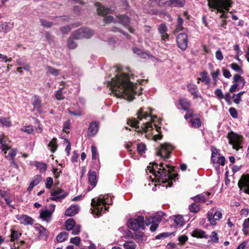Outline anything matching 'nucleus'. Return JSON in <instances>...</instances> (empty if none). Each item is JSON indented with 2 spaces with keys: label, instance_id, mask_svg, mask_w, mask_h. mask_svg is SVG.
Wrapping results in <instances>:
<instances>
[{
  "label": "nucleus",
  "instance_id": "1",
  "mask_svg": "<svg viewBox=\"0 0 249 249\" xmlns=\"http://www.w3.org/2000/svg\"><path fill=\"white\" fill-rule=\"evenodd\" d=\"M108 85L115 96L127 98L130 101L134 99V89L127 74L123 73L121 75H116L109 82Z\"/></svg>",
  "mask_w": 249,
  "mask_h": 249
},
{
  "label": "nucleus",
  "instance_id": "2",
  "mask_svg": "<svg viewBox=\"0 0 249 249\" xmlns=\"http://www.w3.org/2000/svg\"><path fill=\"white\" fill-rule=\"evenodd\" d=\"M150 172L153 174L156 182L163 184V186L171 187L172 186V181L176 177V175H173L174 171V167L168 165L164 166L163 163H160L159 165L153 162L152 166H148Z\"/></svg>",
  "mask_w": 249,
  "mask_h": 249
},
{
  "label": "nucleus",
  "instance_id": "3",
  "mask_svg": "<svg viewBox=\"0 0 249 249\" xmlns=\"http://www.w3.org/2000/svg\"><path fill=\"white\" fill-rule=\"evenodd\" d=\"M207 1L208 6L211 9V11L216 10V13H221L220 18H228L226 12H228L232 5L231 0H207Z\"/></svg>",
  "mask_w": 249,
  "mask_h": 249
},
{
  "label": "nucleus",
  "instance_id": "4",
  "mask_svg": "<svg viewBox=\"0 0 249 249\" xmlns=\"http://www.w3.org/2000/svg\"><path fill=\"white\" fill-rule=\"evenodd\" d=\"M227 138L229 143L232 145L233 149L237 151L243 148V137L242 135L231 131L228 133Z\"/></svg>",
  "mask_w": 249,
  "mask_h": 249
},
{
  "label": "nucleus",
  "instance_id": "5",
  "mask_svg": "<svg viewBox=\"0 0 249 249\" xmlns=\"http://www.w3.org/2000/svg\"><path fill=\"white\" fill-rule=\"evenodd\" d=\"M106 204L107 202L105 198H92L91 205L94 209L92 213H96L98 215H101L102 211H106L108 208V207H107L106 206Z\"/></svg>",
  "mask_w": 249,
  "mask_h": 249
},
{
  "label": "nucleus",
  "instance_id": "6",
  "mask_svg": "<svg viewBox=\"0 0 249 249\" xmlns=\"http://www.w3.org/2000/svg\"><path fill=\"white\" fill-rule=\"evenodd\" d=\"M173 149L172 145L165 142L160 144V147L157 149L156 154L163 159H168Z\"/></svg>",
  "mask_w": 249,
  "mask_h": 249
},
{
  "label": "nucleus",
  "instance_id": "7",
  "mask_svg": "<svg viewBox=\"0 0 249 249\" xmlns=\"http://www.w3.org/2000/svg\"><path fill=\"white\" fill-rule=\"evenodd\" d=\"M144 219L142 216H139L136 218H130L127 222V227L134 231L140 229H144Z\"/></svg>",
  "mask_w": 249,
  "mask_h": 249
},
{
  "label": "nucleus",
  "instance_id": "8",
  "mask_svg": "<svg viewBox=\"0 0 249 249\" xmlns=\"http://www.w3.org/2000/svg\"><path fill=\"white\" fill-rule=\"evenodd\" d=\"M94 34L93 31L88 28H81L76 30L72 33L74 39H79L83 38H89Z\"/></svg>",
  "mask_w": 249,
  "mask_h": 249
},
{
  "label": "nucleus",
  "instance_id": "9",
  "mask_svg": "<svg viewBox=\"0 0 249 249\" xmlns=\"http://www.w3.org/2000/svg\"><path fill=\"white\" fill-rule=\"evenodd\" d=\"M211 159L213 164L216 167H218L219 165L224 166L225 164V157L221 156L217 149L213 147L211 148Z\"/></svg>",
  "mask_w": 249,
  "mask_h": 249
},
{
  "label": "nucleus",
  "instance_id": "10",
  "mask_svg": "<svg viewBox=\"0 0 249 249\" xmlns=\"http://www.w3.org/2000/svg\"><path fill=\"white\" fill-rule=\"evenodd\" d=\"M177 46L181 50L185 51L187 48L188 38V36L185 33L178 34L176 38Z\"/></svg>",
  "mask_w": 249,
  "mask_h": 249
},
{
  "label": "nucleus",
  "instance_id": "11",
  "mask_svg": "<svg viewBox=\"0 0 249 249\" xmlns=\"http://www.w3.org/2000/svg\"><path fill=\"white\" fill-rule=\"evenodd\" d=\"M240 189L245 193L249 194V175H243L238 183Z\"/></svg>",
  "mask_w": 249,
  "mask_h": 249
},
{
  "label": "nucleus",
  "instance_id": "12",
  "mask_svg": "<svg viewBox=\"0 0 249 249\" xmlns=\"http://www.w3.org/2000/svg\"><path fill=\"white\" fill-rule=\"evenodd\" d=\"M161 220V218L160 216L150 217L145 220V223L146 225H150V230L152 232H154L157 229L159 223Z\"/></svg>",
  "mask_w": 249,
  "mask_h": 249
},
{
  "label": "nucleus",
  "instance_id": "13",
  "mask_svg": "<svg viewBox=\"0 0 249 249\" xmlns=\"http://www.w3.org/2000/svg\"><path fill=\"white\" fill-rule=\"evenodd\" d=\"M63 190L62 189L58 188L53 191L51 192V197H50V199L53 200V201H60L62 199L64 198L66 196L67 194L59 195L62 193H63Z\"/></svg>",
  "mask_w": 249,
  "mask_h": 249
},
{
  "label": "nucleus",
  "instance_id": "14",
  "mask_svg": "<svg viewBox=\"0 0 249 249\" xmlns=\"http://www.w3.org/2000/svg\"><path fill=\"white\" fill-rule=\"evenodd\" d=\"M168 29L164 23L160 24L158 28V31L161 36V40L166 41L169 39V36L167 34Z\"/></svg>",
  "mask_w": 249,
  "mask_h": 249
},
{
  "label": "nucleus",
  "instance_id": "15",
  "mask_svg": "<svg viewBox=\"0 0 249 249\" xmlns=\"http://www.w3.org/2000/svg\"><path fill=\"white\" fill-rule=\"evenodd\" d=\"M16 217L20 221V224L25 225H32L34 223V220L31 217L27 215H17Z\"/></svg>",
  "mask_w": 249,
  "mask_h": 249
},
{
  "label": "nucleus",
  "instance_id": "16",
  "mask_svg": "<svg viewBox=\"0 0 249 249\" xmlns=\"http://www.w3.org/2000/svg\"><path fill=\"white\" fill-rule=\"evenodd\" d=\"M187 87L189 92L194 96V99L201 97V95L198 93L197 88L196 85L192 83H189L187 85Z\"/></svg>",
  "mask_w": 249,
  "mask_h": 249
},
{
  "label": "nucleus",
  "instance_id": "17",
  "mask_svg": "<svg viewBox=\"0 0 249 249\" xmlns=\"http://www.w3.org/2000/svg\"><path fill=\"white\" fill-rule=\"evenodd\" d=\"M99 125L98 123L96 122L91 123L89 126L88 130V134L89 136H94L98 130Z\"/></svg>",
  "mask_w": 249,
  "mask_h": 249
},
{
  "label": "nucleus",
  "instance_id": "18",
  "mask_svg": "<svg viewBox=\"0 0 249 249\" xmlns=\"http://www.w3.org/2000/svg\"><path fill=\"white\" fill-rule=\"evenodd\" d=\"M191 235L192 236L197 238H207L208 237L205 231L199 229H196L193 231Z\"/></svg>",
  "mask_w": 249,
  "mask_h": 249
},
{
  "label": "nucleus",
  "instance_id": "19",
  "mask_svg": "<svg viewBox=\"0 0 249 249\" xmlns=\"http://www.w3.org/2000/svg\"><path fill=\"white\" fill-rule=\"evenodd\" d=\"M42 177L40 175H36L35 176L29 184V186L27 188V191L30 192L32 190L33 188L35 186L38 185L42 180Z\"/></svg>",
  "mask_w": 249,
  "mask_h": 249
},
{
  "label": "nucleus",
  "instance_id": "20",
  "mask_svg": "<svg viewBox=\"0 0 249 249\" xmlns=\"http://www.w3.org/2000/svg\"><path fill=\"white\" fill-rule=\"evenodd\" d=\"M95 5L97 7V11L98 15H99L105 16L109 14L110 12V9L104 6H101L100 3L99 2H96L95 3Z\"/></svg>",
  "mask_w": 249,
  "mask_h": 249
},
{
  "label": "nucleus",
  "instance_id": "21",
  "mask_svg": "<svg viewBox=\"0 0 249 249\" xmlns=\"http://www.w3.org/2000/svg\"><path fill=\"white\" fill-rule=\"evenodd\" d=\"M79 207L77 205H73L68 208L65 212V215L68 216H72L78 213Z\"/></svg>",
  "mask_w": 249,
  "mask_h": 249
},
{
  "label": "nucleus",
  "instance_id": "22",
  "mask_svg": "<svg viewBox=\"0 0 249 249\" xmlns=\"http://www.w3.org/2000/svg\"><path fill=\"white\" fill-rule=\"evenodd\" d=\"M233 82H235V83H237V84H239L238 85V89L242 88L245 83V79L241 76L238 74H235L233 78Z\"/></svg>",
  "mask_w": 249,
  "mask_h": 249
},
{
  "label": "nucleus",
  "instance_id": "23",
  "mask_svg": "<svg viewBox=\"0 0 249 249\" xmlns=\"http://www.w3.org/2000/svg\"><path fill=\"white\" fill-rule=\"evenodd\" d=\"M89 181V184L95 187L97 183L96 173L95 171H89L88 173Z\"/></svg>",
  "mask_w": 249,
  "mask_h": 249
},
{
  "label": "nucleus",
  "instance_id": "24",
  "mask_svg": "<svg viewBox=\"0 0 249 249\" xmlns=\"http://www.w3.org/2000/svg\"><path fill=\"white\" fill-rule=\"evenodd\" d=\"M33 105L35 109L39 111L41 108V101L37 95H34L32 98Z\"/></svg>",
  "mask_w": 249,
  "mask_h": 249
},
{
  "label": "nucleus",
  "instance_id": "25",
  "mask_svg": "<svg viewBox=\"0 0 249 249\" xmlns=\"http://www.w3.org/2000/svg\"><path fill=\"white\" fill-rule=\"evenodd\" d=\"M179 103L184 110H188L191 106L190 102L186 98H181L179 99Z\"/></svg>",
  "mask_w": 249,
  "mask_h": 249
},
{
  "label": "nucleus",
  "instance_id": "26",
  "mask_svg": "<svg viewBox=\"0 0 249 249\" xmlns=\"http://www.w3.org/2000/svg\"><path fill=\"white\" fill-rule=\"evenodd\" d=\"M153 129L152 125L151 123L149 122H147L145 124H143L141 126V129H139L137 130L138 132H144L147 133Z\"/></svg>",
  "mask_w": 249,
  "mask_h": 249
},
{
  "label": "nucleus",
  "instance_id": "27",
  "mask_svg": "<svg viewBox=\"0 0 249 249\" xmlns=\"http://www.w3.org/2000/svg\"><path fill=\"white\" fill-rule=\"evenodd\" d=\"M150 112L149 113L147 112H144L142 108H141L137 112L138 119L139 120H142L143 118H146L151 114V109L149 108Z\"/></svg>",
  "mask_w": 249,
  "mask_h": 249
},
{
  "label": "nucleus",
  "instance_id": "28",
  "mask_svg": "<svg viewBox=\"0 0 249 249\" xmlns=\"http://www.w3.org/2000/svg\"><path fill=\"white\" fill-rule=\"evenodd\" d=\"M33 165L39 170L40 172H44L47 169V165L45 163L35 161Z\"/></svg>",
  "mask_w": 249,
  "mask_h": 249
},
{
  "label": "nucleus",
  "instance_id": "29",
  "mask_svg": "<svg viewBox=\"0 0 249 249\" xmlns=\"http://www.w3.org/2000/svg\"><path fill=\"white\" fill-rule=\"evenodd\" d=\"M75 225V221L72 218L68 219L65 222L66 229L68 231H71Z\"/></svg>",
  "mask_w": 249,
  "mask_h": 249
},
{
  "label": "nucleus",
  "instance_id": "30",
  "mask_svg": "<svg viewBox=\"0 0 249 249\" xmlns=\"http://www.w3.org/2000/svg\"><path fill=\"white\" fill-rule=\"evenodd\" d=\"M13 23L5 22L0 25V28L5 33H7L13 27Z\"/></svg>",
  "mask_w": 249,
  "mask_h": 249
},
{
  "label": "nucleus",
  "instance_id": "31",
  "mask_svg": "<svg viewBox=\"0 0 249 249\" xmlns=\"http://www.w3.org/2000/svg\"><path fill=\"white\" fill-rule=\"evenodd\" d=\"M48 146L50 148L51 152L52 153H54L57 148L56 138H53L52 139V140L49 142V143L48 145Z\"/></svg>",
  "mask_w": 249,
  "mask_h": 249
},
{
  "label": "nucleus",
  "instance_id": "32",
  "mask_svg": "<svg viewBox=\"0 0 249 249\" xmlns=\"http://www.w3.org/2000/svg\"><path fill=\"white\" fill-rule=\"evenodd\" d=\"M174 217V222L178 227H181L183 226L184 223V219L182 216L180 215H175Z\"/></svg>",
  "mask_w": 249,
  "mask_h": 249
},
{
  "label": "nucleus",
  "instance_id": "33",
  "mask_svg": "<svg viewBox=\"0 0 249 249\" xmlns=\"http://www.w3.org/2000/svg\"><path fill=\"white\" fill-rule=\"evenodd\" d=\"M201 81L204 82L207 85H209L211 83V79L207 75L206 71H203L200 74Z\"/></svg>",
  "mask_w": 249,
  "mask_h": 249
},
{
  "label": "nucleus",
  "instance_id": "34",
  "mask_svg": "<svg viewBox=\"0 0 249 249\" xmlns=\"http://www.w3.org/2000/svg\"><path fill=\"white\" fill-rule=\"evenodd\" d=\"M210 240H208V243L211 242L213 244L217 243L219 242V237L217 235V233L215 231H213L210 236Z\"/></svg>",
  "mask_w": 249,
  "mask_h": 249
},
{
  "label": "nucleus",
  "instance_id": "35",
  "mask_svg": "<svg viewBox=\"0 0 249 249\" xmlns=\"http://www.w3.org/2000/svg\"><path fill=\"white\" fill-rule=\"evenodd\" d=\"M191 198L195 202H205L207 199L205 196L202 194L196 195L194 197H191Z\"/></svg>",
  "mask_w": 249,
  "mask_h": 249
},
{
  "label": "nucleus",
  "instance_id": "36",
  "mask_svg": "<svg viewBox=\"0 0 249 249\" xmlns=\"http://www.w3.org/2000/svg\"><path fill=\"white\" fill-rule=\"evenodd\" d=\"M169 2L174 6L182 7L184 6L185 1V0H169Z\"/></svg>",
  "mask_w": 249,
  "mask_h": 249
},
{
  "label": "nucleus",
  "instance_id": "37",
  "mask_svg": "<svg viewBox=\"0 0 249 249\" xmlns=\"http://www.w3.org/2000/svg\"><path fill=\"white\" fill-rule=\"evenodd\" d=\"M189 209L191 213H197L200 210V205L195 202L189 206Z\"/></svg>",
  "mask_w": 249,
  "mask_h": 249
},
{
  "label": "nucleus",
  "instance_id": "38",
  "mask_svg": "<svg viewBox=\"0 0 249 249\" xmlns=\"http://www.w3.org/2000/svg\"><path fill=\"white\" fill-rule=\"evenodd\" d=\"M183 23V20L181 18V17L180 16H178V19H177V23L176 24V31L177 32H178L181 30H183V28L182 27V24Z\"/></svg>",
  "mask_w": 249,
  "mask_h": 249
},
{
  "label": "nucleus",
  "instance_id": "39",
  "mask_svg": "<svg viewBox=\"0 0 249 249\" xmlns=\"http://www.w3.org/2000/svg\"><path fill=\"white\" fill-rule=\"evenodd\" d=\"M68 234L65 231H63L58 234L56 237V239L59 242H62L65 241L68 238Z\"/></svg>",
  "mask_w": 249,
  "mask_h": 249
},
{
  "label": "nucleus",
  "instance_id": "40",
  "mask_svg": "<svg viewBox=\"0 0 249 249\" xmlns=\"http://www.w3.org/2000/svg\"><path fill=\"white\" fill-rule=\"evenodd\" d=\"M125 249H136L137 245L132 241H127L123 245Z\"/></svg>",
  "mask_w": 249,
  "mask_h": 249
},
{
  "label": "nucleus",
  "instance_id": "41",
  "mask_svg": "<svg viewBox=\"0 0 249 249\" xmlns=\"http://www.w3.org/2000/svg\"><path fill=\"white\" fill-rule=\"evenodd\" d=\"M21 235V233L18 231L12 230L11 234V241L15 242L17 240Z\"/></svg>",
  "mask_w": 249,
  "mask_h": 249
},
{
  "label": "nucleus",
  "instance_id": "42",
  "mask_svg": "<svg viewBox=\"0 0 249 249\" xmlns=\"http://www.w3.org/2000/svg\"><path fill=\"white\" fill-rule=\"evenodd\" d=\"M2 126H6L7 127H10L12 126V123L10 120V118L3 117L1 120V123Z\"/></svg>",
  "mask_w": 249,
  "mask_h": 249
},
{
  "label": "nucleus",
  "instance_id": "43",
  "mask_svg": "<svg viewBox=\"0 0 249 249\" xmlns=\"http://www.w3.org/2000/svg\"><path fill=\"white\" fill-rule=\"evenodd\" d=\"M52 213L48 210H45L40 213V216L44 220L50 218L52 216Z\"/></svg>",
  "mask_w": 249,
  "mask_h": 249
},
{
  "label": "nucleus",
  "instance_id": "44",
  "mask_svg": "<svg viewBox=\"0 0 249 249\" xmlns=\"http://www.w3.org/2000/svg\"><path fill=\"white\" fill-rule=\"evenodd\" d=\"M68 47L70 49H74L77 46L76 43L73 40V38L71 37H69L68 38Z\"/></svg>",
  "mask_w": 249,
  "mask_h": 249
},
{
  "label": "nucleus",
  "instance_id": "45",
  "mask_svg": "<svg viewBox=\"0 0 249 249\" xmlns=\"http://www.w3.org/2000/svg\"><path fill=\"white\" fill-rule=\"evenodd\" d=\"M127 123L131 126L135 127L136 129H139V122L135 118L129 120Z\"/></svg>",
  "mask_w": 249,
  "mask_h": 249
},
{
  "label": "nucleus",
  "instance_id": "46",
  "mask_svg": "<svg viewBox=\"0 0 249 249\" xmlns=\"http://www.w3.org/2000/svg\"><path fill=\"white\" fill-rule=\"evenodd\" d=\"M48 71L54 76H57L59 74V70L53 68L52 66L47 67Z\"/></svg>",
  "mask_w": 249,
  "mask_h": 249
},
{
  "label": "nucleus",
  "instance_id": "47",
  "mask_svg": "<svg viewBox=\"0 0 249 249\" xmlns=\"http://www.w3.org/2000/svg\"><path fill=\"white\" fill-rule=\"evenodd\" d=\"M191 123L193 126L198 128L201 125V122L199 118H195L191 120Z\"/></svg>",
  "mask_w": 249,
  "mask_h": 249
},
{
  "label": "nucleus",
  "instance_id": "48",
  "mask_svg": "<svg viewBox=\"0 0 249 249\" xmlns=\"http://www.w3.org/2000/svg\"><path fill=\"white\" fill-rule=\"evenodd\" d=\"M231 68L236 72H243L242 68L236 63H233L231 64Z\"/></svg>",
  "mask_w": 249,
  "mask_h": 249
},
{
  "label": "nucleus",
  "instance_id": "49",
  "mask_svg": "<svg viewBox=\"0 0 249 249\" xmlns=\"http://www.w3.org/2000/svg\"><path fill=\"white\" fill-rule=\"evenodd\" d=\"M63 88H60L56 91L55 96L57 100H61L64 99V96L62 95Z\"/></svg>",
  "mask_w": 249,
  "mask_h": 249
},
{
  "label": "nucleus",
  "instance_id": "50",
  "mask_svg": "<svg viewBox=\"0 0 249 249\" xmlns=\"http://www.w3.org/2000/svg\"><path fill=\"white\" fill-rule=\"evenodd\" d=\"M40 21L41 25L46 28H50L53 25L52 22H49L45 19H40Z\"/></svg>",
  "mask_w": 249,
  "mask_h": 249
},
{
  "label": "nucleus",
  "instance_id": "51",
  "mask_svg": "<svg viewBox=\"0 0 249 249\" xmlns=\"http://www.w3.org/2000/svg\"><path fill=\"white\" fill-rule=\"evenodd\" d=\"M155 127L156 129V131L159 133V134H157V135H155L153 136V139L155 141H157L158 140H160L162 137V136L161 135V134L160 133V127L156 125H155Z\"/></svg>",
  "mask_w": 249,
  "mask_h": 249
},
{
  "label": "nucleus",
  "instance_id": "52",
  "mask_svg": "<svg viewBox=\"0 0 249 249\" xmlns=\"http://www.w3.org/2000/svg\"><path fill=\"white\" fill-rule=\"evenodd\" d=\"M146 149V145L143 143H138L137 144V151L140 153H143Z\"/></svg>",
  "mask_w": 249,
  "mask_h": 249
},
{
  "label": "nucleus",
  "instance_id": "53",
  "mask_svg": "<svg viewBox=\"0 0 249 249\" xmlns=\"http://www.w3.org/2000/svg\"><path fill=\"white\" fill-rule=\"evenodd\" d=\"M214 94L219 99H223L224 97V95H223L221 89H216L214 91Z\"/></svg>",
  "mask_w": 249,
  "mask_h": 249
},
{
  "label": "nucleus",
  "instance_id": "54",
  "mask_svg": "<svg viewBox=\"0 0 249 249\" xmlns=\"http://www.w3.org/2000/svg\"><path fill=\"white\" fill-rule=\"evenodd\" d=\"M60 30L62 34H66L71 31V28L69 25H66L63 27H61L60 28Z\"/></svg>",
  "mask_w": 249,
  "mask_h": 249
},
{
  "label": "nucleus",
  "instance_id": "55",
  "mask_svg": "<svg viewBox=\"0 0 249 249\" xmlns=\"http://www.w3.org/2000/svg\"><path fill=\"white\" fill-rule=\"evenodd\" d=\"M213 212H209L207 213V218L209 220V221H210V223L212 224V225H214L215 224V222H214V219H213Z\"/></svg>",
  "mask_w": 249,
  "mask_h": 249
},
{
  "label": "nucleus",
  "instance_id": "56",
  "mask_svg": "<svg viewBox=\"0 0 249 249\" xmlns=\"http://www.w3.org/2000/svg\"><path fill=\"white\" fill-rule=\"evenodd\" d=\"M81 227L79 225H76L74 228L71 230V234L73 235H77L80 231Z\"/></svg>",
  "mask_w": 249,
  "mask_h": 249
},
{
  "label": "nucleus",
  "instance_id": "57",
  "mask_svg": "<svg viewBox=\"0 0 249 249\" xmlns=\"http://www.w3.org/2000/svg\"><path fill=\"white\" fill-rule=\"evenodd\" d=\"M53 184V179L51 177H48L46 178L45 183L46 187L47 189H50Z\"/></svg>",
  "mask_w": 249,
  "mask_h": 249
},
{
  "label": "nucleus",
  "instance_id": "58",
  "mask_svg": "<svg viewBox=\"0 0 249 249\" xmlns=\"http://www.w3.org/2000/svg\"><path fill=\"white\" fill-rule=\"evenodd\" d=\"M92 152V159H96L97 158V148L95 146L92 145L91 147Z\"/></svg>",
  "mask_w": 249,
  "mask_h": 249
},
{
  "label": "nucleus",
  "instance_id": "59",
  "mask_svg": "<svg viewBox=\"0 0 249 249\" xmlns=\"http://www.w3.org/2000/svg\"><path fill=\"white\" fill-rule=\"evenodd\" d=\"M80 238L78 236H76L71 239L70 242L72 244H75V245H79L80 243Z\"/></svg>",
  "mask_w": 249,
  "mask_h": 249
},
{
  "label": "nucleus",
  "instance_id": "60",
  "mask_svg": "<svg viewBox=\"0 0 249 249\" xmlns=\"http://www.w3.org/2000/svg\"><path fill=\"white\" fill-rule=\"evenodd\" d=\"M188 240V237L185 235L180 236L178 237V240L180 245H183Z\"/></svg>",
  "mask_w": 249,
  "mask_h": 249
},
{
  "label": "nucleus",
  "instance_id": "61",
  "mask_svg": "<svg viewBox=\"0 0 249 249\" xmlns=\"http://www.w3.org/2000/svg\"><path fill=\"white\" fill-rule=\"evenodd\" d=\"M222 215V213L220 211L215 212L213 216V219H214V222H215L216 220H219L221 219Z\"/></svg>",
  "mask_w": 249,
  "mask_h": 249
},
{
  "label": "nucleus",
  "instance_id": "62",
  "mask_svg": "<svg viewBox=\"0 0 249 249\" xmlns=\"http://www.w3.org/2000/svg\"><path fill=\"white\" fill-rule=\"evenodd\" d=\"M215 57L218 60H222L223 59V55L220 49L215 52Z\"/></svg>",
  "mask_w": 249,
  "mask_h": 249
},
{
  "label": "nucleus",
  "instance_id": "63",
  "mask_svg": "<svg viewBox=\"0 0 249 249\" xmlns=\"http://www.w3.org/2000/svg\"><path fill=\"white\" fill-rule=\"evenodd\" d=\"M104 21L107 24L111 22H114V18L112 16L106 17L104 18Z\"/></svg>",
  "mask_w": 249,
  "mask_h": 249
},
{
  "label": "nucleus",
  "instance_id": "64",
  "mask_svg": "<svg viewBox=\"0 0 249 249\" xmlns=\"http://www.w3.org/2000/svg\"><path fill=\"white\" fill-rule=\"evenodd\" d=\"M231 115L233 118H237L238 114L236 110L233 107H231L229 110Z\"/></svg>",
  "mask_w": 249,
  "mask_h": 249
}]
</instances>
